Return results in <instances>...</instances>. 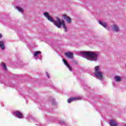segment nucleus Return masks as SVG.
<instances>
[{
  "label": "nucleus",
  "mask_w": 126,
  "mask_h": 126,
  "mask_svg": "<svg viewBox=\"0 0 126 126\" xmlns=\"http://www.w3.org/2000/svg\"><path fill=\"white\" fill-rule=\"evenodd\" d=\"M62 26H63L64 31H65V32H66V31H67V29H66V26H65V23H64V22H63Z\"/></svg>",
  "instance_id": "nucleus-14"
},
{
  "label": "nucleus",
  "mask_w": 126,
  "mask_h": 126,
  "mask_svg": "<svg viewBox=\"0 0 126 126\" xmlns=\"http://www.w3.org/2000/svg\"><path fill=\"white\" fill-rule=\"evenodd\" d=\"M47 77H48V78H50V77L49 76V74H47Z\"/></svg>",
  "instance_id": "nucleus-20"
},
{
  "label": "nucleus",
  "mask_w": 126,
  "mask_h": 126,
  "mask_svg": "<svg viewBox=\"0 0 126 126\" xmlns=\"http://www.w3.org/2000/svg\"><path fill=\"white\" fill-rule=\"evenodd\" d=\"M1 37H2V35H1V34H0V38H1Z\"/></svg>",
  "instance_id": "nucleus-19"
},
{
  "label": "nucleus",
  "mask_w": 126,
  "mask_h": 126,
  "mask_svg": "<svg viewBox=\"0 0 126 126\" xmlns=\"http://www.w3.org/2000/svg\"><path fill=\"white\" fill-rule=\"evenodd\" d=\"M110 125L111 126H118V123H117L115 121H114V120H111Z\"/></svg>",
  "instance_id": "nucleus-10"
},
{
  "label": "nucleus",
  "mask_w": 126,
  "mask_h": 126,
  "mask_svg": "<svg viewBox=\"0 0 126 126\" xmlns=\"http://www.w3.org/2000/svg\"><path fill=\"white\" fill-rule=\"evenodd\" d=\"M44 15L45 17H46L48 19V20H49V21H51V22H54V19H53L52 17L50 16L49 13L45 12L44 13Z\"/></svg>",
  "instance_id": "nucleus-4"
},
{
  "label": "nucleus",
  "mask_w": 126,
  "mask_h": 126,
  "mask_svg": "<svg viewBox=\"0 0 126 126\" xmlns=\"http://www.w3.org/2000/svg\"><path fill=\"white\" fill-rule=\"evenodd\" d=\"M115 81H116L117 82H120V81H121V80H122V78H121V77L120 76H115Z\"/></svg>",
  "instance_id": "nucleus-12"
},
{
  "label": "nucleus",
  "mask_w": 126,
  "mask_h": 126,
  "mask_svg": "<svg viewBox=\"0 0 126 126\" xmlns=\"http://www.w3.org/2000/svg\"><path fill=\"white\" fill-rule=\"evenodd\" d=\"M2 65L5 70H7V68H6V65L5 63H2Z\"/></svg>",
  "instance_id": "nucleus-18"
},
{
  "label": "nucleus",
  "mask_w": 126,
  "mask_h": 126,
  "mask_svg": "<svg viewBox=\"0 0 126 126\" xmlns=\"http://www.w3.org/2000/svg\"><path fill=\"white\" fill-rule=\"evenodd\" d=\"M65 56L68 59H73V53L72 52H66Z\"/></svg>",
  "instance_id": "nucleus-8"
},
{
  "label": "nucleus",
  "mask_w": 126,
  "mask_h": 126,
  "mask_svg": "<svg viewBox=\"0 0 126 126\" xmlns=\"http://www.w3.org/2000/svg\"><path fill=\"white\" fill-rule=\"evenodd\" d=\"M63 61L65 65H66L67 67L68 68L69 70H70V71H71L72 70V68H71L70 65L68 64V63H67V62H66V61H65V60L64 59H63Z\"/></svg>",
  "instance_id": "nucleus-9"
},
{
  "label": "nucleus",
  "mask_w": 126,
  "mask_h": 126,
  "mask_svg": "<svg viewBox=\"0 0 126 126\" xmlns=\"http://www.w3.org/2000/svg\"><path fill=\"white\" fill-rule=\"evenodd\" d=\"M82 54L86 56V57H88V58L92 59L93 61H97L98 54L96 52H82Z\"/></svg>",
  "instance_id": "nucleus-1"
},
{
  "label": "nucleus",
  "mask_w": 126,
  "mask_h": 126,
  "mask_svg": "<svg viewBox=\"0 0 126 126\" xmlns=\"http://www.w3.org/2000/svg\"><path fill=\"white\" fill-rule=\"evenodd\" d=\"M39 54H41V52L40 51H36V52H34V57L35 58H36V57H37L38 56V55H39Z\"/></svg>",
  "instance_id": "nucleus-16"
},
{
  "label": "nucleus",
  "mask_w": 126,
  "mask_h": 126,
  "mask_svg": "<svg viewBox=\"0 0 126 126\" xmlns=\"http://www.w3.org/2000/svg\"><path fill=\"white\" fill-rule=\"evenodd\" d=\"M112 29L113 30H115V31H116V32H118V31L120 30L119 27H118V26L116 25H114L112 26Z\"/></svg>",
  "instance_id": "nucleus-11"
},
{
  "label": "nucleus",
  "mask_w": 126,
  "mask_h": 126,
  "mask_svg": "<svg viewBox=\"0 0 126 126\" xmlns=\"http://www.w3.org/2000/svg\"><path fill=\"white\" fill-rule=\"evenodd\" d=\"M0 48L2 49V50H4V42L1 41L0 42Z\"/></svg>",
  "instance_id": "nucleus-13"
},
{
  "label": "nucleus",
  "mask_w": 126,
  "mask_h": 126,
  "mask_svg": "<svg viewBox=\"0 0 126 126\" xmlns=\"http://www.w3.org/2000/svg\"><path fill=\"white\" fill-rule=\"evenodd\" d=\"M100 67L99 66H96L94 67V74L99 79H103V73L100 71Z\"/></svg>",
  "instance_id": "nucleus-2"
},
{
  "label": "nucleus",
  "mask_w": 126,
  "mask_h": 126,
  "mask_svg": "<svg viewBox=\"0 0 126 126\" xmlns=\"http://www.w3.org/2000/svg\"><path fill=\"white\" fill-rule=\"evenodd\" d=\"M16 8L18 9V10L19 11H20V12H23V9H22V8L20 7H17Z\"/></svg>",
  "instance_id": "nucleus-17"
},
{
  "label": "nucleus",
  "mask_w": 126,
  "mask_h": 126,
  "mask_svg": "<svg viewBox=\"0 0 126 126\" xmlns=\"http://www.w3.org/2000/svg\"><path fill=\"white\" fill-rule=\"evenodd\" d=\"M81 97H71L67 99V102L68 103H71L72 101H74V100H81Z\"/></svg>",
  "instance_id": "nucleus-6"
},
{
  "label": "nucleus",
  "mask_w": 126,
  "mask_h": 126,
  "mask_svg": "<svg viewBox=\"0 0 126 126\" xmlns=\"http://www.w3.org/2000/svg\"><path fill=\"white\" fill-rule=\"evenodd\" d=\"M63 17L67 21V23H71V18L69 17H67L66 14H63Z\"/></svg>",
  "instance_id": "nucleus-5"
},
{
  "label": "nucleus",
  "mask_w": 126,
  "mask_h": 126,
  "mask_svg": "<svg viewBox=\"0 0 126 126\" xmlns=\"http://www.w3.org/2000/svg\"><path fill=\"white\" fill-rule=\"evenodd\" d=\"M99 24H100V25H102V26L104 27V28H106L107 27V24L104 22H99Z\"/></svg>",
  "instance_id": "nucleus-15"
},
{
  "label": "nucleus",
  "mask_w": 126,
  "mask_h": 126,
  "mask_svg": "<svg viewBox=\"0 0 126 126\" xmlns=\"http://www.w3.org/2000/svg\"><path fill=\"white\" fill-rule=\"evenodd\" d=\"M14 114L16 115L18 119H22V118H23V114H22V113L20 112V111H15L14 112Z\"/></svg>",
  "instance_id": "nucleus-7"
},
{
  "label": "nucleus",
  "mask_w": 126,
  "mask_h": 126,
  "mask_svg": "<svg viewBox=\"0 0 126 126\" xmlns=\"http://www.w3.org/2000/svg\"><path fill=\"white\" fill-rule=\"evenodd\" d=\"M56 21H53L54 25L58 27V28H61V27H62V25H63V22H64V21H63V20L61 21L59 17H56Z\"/></svg>",
  "instance_id": "nucleus-3"
}]
</instances>
